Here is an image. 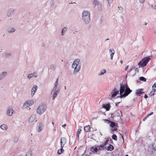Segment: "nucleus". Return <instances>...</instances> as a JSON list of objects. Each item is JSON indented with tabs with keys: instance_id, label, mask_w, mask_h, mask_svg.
Wrapping results in <instances>:
<instances>
[{
	"instance_id": "nucleus-32",
	"label": "nucleus",
	"mask_w": 156,
	"mask_h": 156,
	"mask_svg": "<svg viewBox=\"0 0 156 156\" xmlns=\"http://www.w3.org/2000/svg\"><path fill=\"white\" fill-rule=\"evenodd\" d=\"M18 138L17 136L14 137L13 139V141L15 143H16L18 140Z\"/></svg>"
},
{
	"instance_id": "nucleus-54",
	"label": "nucleus",
	"mask_w": 156,
	"mask_h": 156,
	"mask_svg": "<svg viewBox=\"0 0 156 156\" xmlns=\"http://www.w3.org/2000/svg\"><path fill=\"white\" fill-rule=\"evenodd\" d=\"M156 87V83H154V84L152 86V87Z\"/></svg>"
},
{
	"instance_id": "nucleus-41",
	"label": "nucleus",
	"mask_w": 156,
	"mask_h": 156,
	"mask_svg": "<svg viewBox=\"0 0 156 156\" xmlns=\"http://www.w3.org/2000/svg\"><path fill=\"white\" fill-rule=\"evenodd\" d=\"M33 74V76L34 77H36L37 76V73L36 72H34L33 73H32Z\"/></svg>"
},
{
	"instance_id": "nucleus-58",
	"label": "nucleus",
	"mask_w": 156,
	"mask_h": 156,
	"mask_svg": "<svg viewBox=\"0 0 156 156\" xmlns=\"http://www.w3.org/2000/svg\"><path fill=\"white\" fill-rule=\"evenodd\" d=\"M66 126V124H64V125H62V127H64Z\"/></svg>"
},
{
	"instance_id": "nucleus-33",
	"label": "nucleus",
	"mask_w": 156,
	"mask_h": 156,
	"mask_svg": "<svg viewBox=\"0 0 156 156\" xmlns=\"http://www.w3.org/2000/svg\"><path fill=\"white\" fill-rule=\"evenodd\" d=\"M140 80L141 81H142L144 82H146V79L145 78V77L141 76L139 78Z\"/></svg>"
},
{
	"instance_id": "nucleus-16",
	"label": "nucleus",
	"mask_w": 156,
	"mask_h": 156,
	"mask_svg": "<svg viewBox=\"0 0 156 156\" xmlns=\"http://www.w3.org/2000/svg\"><path fill=\"white\" fill-rule=\"evenodd\" d=\"M94 3L96 5H97L98 8V10H101L102 9V4L101 2L98 1L97 0H94Z\"/></svg>"
},
{
	"instance_id": "nucleus-57",
	"label": "nucleus",
	"mask_w": 156,
	"mask_h": 156,
	"mask_svg": "<svg viewBox=\"0 0 156 156\" xmlns=\"http://www.w3.org/2000/svg\"><path fill=\"white\" fill-rule=\"evenodd\" d=\"M147 119V118H146V117H145L143 119V121H145L146 119Z\"/></svg>"
},
{
	"instance_id": "nucleus-20",
	"label": "nucleus",
	"mask_w": 156,
	"mask_h": 156,
	"mask_svg": "<svg viewBox=\"0 0 156 156\" xmlns=\"http://www.w3.org/2000/svg\"><path fill=\"white\" fill-rule=\"evenodd\" d=\"M36 115H32L29 118L28 121L29 122L31 123L34 122L36 119Z\"/></svg>"
},
{
	"instance_id": "nucleus-19",
	"label": "nucleus",
	"mask_w": 156,
	"mask_h": 156,
	"mask_svg": "<svg viewBox=\"0 0 156 156\" xmlns=\"http://www.w3.org/2000/svg\"><path fill=\"white\" fill-rule=\"evenodd\" d=\"M60 90L59 89H58L56 91L53 92L52 94L51 95V97H52L53 100H54L55 98H56L58 94L59 93Z\"/></svg>"
},
{
	"instance_id": "nucleus-38",
	"label": "nucleus",
	"mask_w": 156,
	"mask_h": 156,
	"mask_svg": "<svg viewBox=\"0 0 156 156\" xmlns=\"http://www.w3.org/2000/svg\"><path fill=\"white\" fill-rule=\"evenodd\" d=\"M154 92H155V91H154L153 90H151V92L149 94V95L150 96L154 95Z\"/></svg>"
},
{
	"instance_id": "nucleus-44",
	"label": "nucleus",
	"mask_w": 156,
	"mask_h": 156,
	"mask_svg": "<svg viewBox=\"0 0 156 156\" xmlns=\"http://www.w3.org/2000/svg\"><path fill=\"white\" fill-rule=\"evenodd\" d=\"M113 0H107L108 3L109 4H110L112 3Z\"/></svg>"
},
{
	"instance_id": "nucleus-26",
	"label": "nucleus",
	"mask_w": 156,
	"mask_h": 156,
	"mask_svg": "<svg viewBox=\"0 0 156 156\" xmlns=\"http://www.w3.org/2000/svg\"><path fill=\"white\" fill-rule=\"evenodd\" d=\"M50 69L51 70L54 71L56 69V65L55 64H52L50 66Z\"/></svg>"
},
{
	"instance_id": "nucleus-23",
	"label": "nucleus",
	"mask_w": 156,
	"mask_h": 156,
	"mask_svg": "<svg viewBox=\"0 0 156 156\" xmlns=\"http://www.w3.org/2000/svg\"><path fill=\"white\" fill-rule=\"evenodd\" d=\"M106 148H105V149H106L108 151H112L114 149V147L110 144H109V145L108 147L106 146Z\"/></svg>"
},
{
	"instance_id": "nucleus-28",
	"label": "nucleus",
	"mask_w": 156,
	"mask_h": 156,
	"mask_svg": "<svg viewBox=\"0 0 156 156\" xmlns=\"http://www.w3.org/2000/svg\"><path fill=\"white\" fill-rule=\"evenodd\" d=\"M106 73V70L105 69H103L101 70L100 72L98 74V76H100L101 75H103L105 73Z\"/></svg>"
},
{
	"instance_id": "nucleus-2",
	"label": "nucleus",
	"mask_w": 156,
	"mask_h": 156,
	"mask_svg": "<svg viewBox=\"0 0 156 156\" xmlns=\"http://www.w3.org/2000/svg\"><path fill=\"white\" fill-rule=\"evenodd\" d=\"M120 94L119 97L121 98H125L132 91L128 87L127 84H120Z\"/></svg>"
},
{
	"instance_id": "nucleus-17",
	"label": "nucleus",
	"mask_w": 156,
	"mask_h": 156,
	"mask_svg": "<svg viewBox=\"0 0 156 156\" xmlns=\"http://www.w3.org/2000/svg\"><path fill=\"white\" fill-rule=\"evenodd\" d=\"M61 147H63L66 143V139L65 137H62L60 139Z\"/></svg>"
},
{
	"instance_id": "nucleus-22",
	"label": "nucleus",
	"mask_w": 156,
	"mask_h": 156,
	"mask_svg": "<svg viewBox=\"0 0 156 156\" xmlns=\"http://www.w3.org/2000/svg\"><path fill=\"white\" fill-rule=\"evenodd\" d=\"M102 107L105 109L106 111H108L110 109V105L109 104H108L106 105L103 104L102 105Z\"/></svg>"
},
{
	"instance_id": "nucleus-30",
	"label": "nucleus",
	"mask_w": 156,
	"mask_h": 156,
	"mask_svg": "<svg viewBox=\"0 0 156 156\" xmlns=\"http://www.w3.org/2000/svg\"><path fill=\"white\" fill-rule=\"evenodd\" d=\"M63 147H61L60 149L58 150V154H60L63 152L64 150L63 149Z\"/></svg>"
},
{
	"instance_id": "nucleus-12",
	"label": "nucleus",
	"mask_w": 156,
	"mask_h": 156,
	"mask_svg": "<svg viewBox=\"0 0 156 156\" xmlns=\"http://www.w3.org/2000/svg\"><path fill=\"white\" fill-rule=\"evenodd\" d=\"M44 127V125L42 123L39 122L37 123L36 126V129L37 132H40L43 129Z\"/></svg>"
},
{
	"instance_id": "nucleus-4",
	"label": "nucleus",
	"mask_w": 156,
	"mask_h": 156,
	"mask_svg": "<svg viewBox=\"0 0 156 156\" xmlns=\"http://www.w3.org/2000/svg\"><path fill=\"white\" fill-rule=\"evenodd\" d=\"M82 19L86 24H89L90 22V13L87 10L83 11L82 13Z\"/></svg>"
},
{
	"instance_id": "nucleus-11",
	"label": "nucleus",
	"mask_w": 156,
	"mask_h": 156,
	"mask_svg": "<svg viewBox=\"0 0 156 156\" xmlns=\"http://www.w3.org/2000/svg\"><path fill=\"white\" fill-rule=\"evenodd\" d=\"M13 112L12 107V106H9L7 108L6 114L9 116H12Z\"/></svg>"
},
{
	"instance_id": "nucleus-62",
	"label": "nucleus",
	"mask_w": 156,
	"mask_h": 156,
	"mask_svg": "<svg viewBox=\"0 0 156 156\" xmlns=\"http://www.w3.org/2000/svg\"><path fill=\"white\" fill-rule=\"evenodd\" d=\"M120 62L121 63V64H122V60H121L120 61Z\"/></svg>"
},
{
	"instance_id": "nucleus-42",
	"label": "nucleus",
	"mask_w": 156,
	"mask_h": 156,
	"mask_svg": "<svg viewBox=\"0 0 156 156\" xmlns=\"http://www.w3.org/2000/svg\"><path fill=\"white\" fill-rule=\"evenodd\" d=\"M119 10L121 11L122 12H123L124 10V9L122 7L118 6Z\"/></svg>"
},
{
	"instance_id": "nucleus-8",
	"label": "nucleus",
	"mask_w": 156,
	"mask_h": 156,
	"mask_svg": "<svg viewBox=\"0 0 156 156\" xmlns=\"http://www.w3.org/2000/svg\"><path fill=\"white\" fill-rule=\"evenodd\" d=\"M138 72V69L135 67H132L129 71V75L133 76L135 75L136 73Z\"/></svg>"
},
{
	"instance_id": "nucleus-52",
	"label": "nucleus",
	"mask_w": 156,
	"mask_h": 156,
	"mask_svg": "<svg viewBox=\"0 0 156 156\" xmlns=\"http://www.w3.org/2000/svg\"><path fill=\"white\" fill-rule=\"evenodd\" d=\"M153 114V112H151L148 115H149V116H150V115H152Z\"/></svg>"
},
{
	"instance_id": "nucleus-51",
	"label": "nucleus",
	"mask_w": 156,
	"mask_h": 156,
	"mask_svg": "<svg viewBox=\"0 0 156 156\" xmlns=\"http://www.w3.org/2000/svg\"><path fill=\"white\" fill-rule=\"evenodd\" d=\"M152 7L154 8V9H156V6L155 5H152Z\"/></svg>"
},
{
	"instance_id": "nucleus-31",
	"label": "nucleus",
	"mask_w": 156,
	"mask_h": 156,
	"mask_svg": "<svg viewBox=\"0 0 156 156\" xmlns=\"http://www.w3.org/2000/svg\"><path fill=\"white\" fill-rule=\"evenodd\" d=\"M81 131V129H79L77 130V137L79 138V134L80 133Z\"/></svg>"
},
{
	"instance_id": "nucleus-5",
	"label": "nucleus",
	"mask_w": 156,
	"mask_h": 156,
	"mask_svg": "<svg viewBox=\"0 0 156 156\" xmlns=\"http://www.w3.org/2000/svg\"><path fill=\"white\" fill-rule=\"evenodd\" d=\"M104 121L105 123L109 124L110 126L112 128V131L114 132L117 130L118 126L115 122L108 119H104Z\"/></svg>"
},
{
	"instance_id": "nucleus-59",
	"label": "nucleus",
	"mask_w": 156,
	"mask_h": 156,
	"mask_svg": "<svg viewBox=\"0 0 156 156\" xmlns=\"http://www.w3.org/2000/svg\"><path fill=\"white\" fill-rule=\"evenodd\" d=\"M133 100L134 101H136L137 100V98H134L133 99Z\"/></svg>"
},
{
	"instance_id": "nucleus-18",
	"label": "nucleus",
	"mask_w": 156,
	"mask_h": 156,
	"mask_svg": "<svg viewBox=\"0 0 156 156\" xmlns=\"http://www.w3.org/2000/svg\"><path fill=\"white\" fill-rule=\"evenodd\" d=\"M143 89H140L136 90V94L138 96H140L141 94L144 93V92L143 91Z\"/></svg>"
},
{
	"instance_id": "nucleus-50",
	"label": "nucleus",
	"mask_w": 156,
	"mask_h": 156,
	"mask_svg": "<svg viewBox=\"0 0 156 156\" xmlns=\"http://www.w3.org/2000/svg\"><path fill=\"white\" fill-rule=\"evenodd\" d=\"M120 102H117L115 103V105L116 106H118V105L119 104V103H120Z\"/></svg>"
},
{
	"instance_id": "nucleus-46",
	"label": "nucleus",
	"mask_w": 156,
	"mask_h": 156,
	"mask_svg": "<svg viewBox=\"0 0 156 156\" xmlns=\"http://www.w3.org/2000/svg\"><path fill=\"white\" fill-rule=\"evenodd\" d=\"M35 93L34 92V91L31 90V97H33V95H34Z\"/></svg>"
},
{
	"instance_id": "nucleus-39",
	"label": "nucleus",
	"mask_w": 156,
	"mask_h": 156,
	"mask_svg": "<svg viewBox=\"0 0 156 156\" xmlns=\"http://www.w3.org/2000/svg\"><path fill=\"white\" fill-rule=\"evenodd\" d=\"M114 52H112V53L110 54V59L112 60L113 59V55H114Z\"/></svg>"
},
{
	"instance_id": "nucleus-13",
	"label": "nucleus",
	"mask_w": 156,
	"mask_h": 156,
	"mask_svg": "<svg viewBox=\"0 0 156 156\" xmlns=\"http://www.w3.org/2000/svg\"><path fill=\"white\" fill-rule=\"evenodd\" d=\"M82 64L81 63H80L79 64L76 65L75 68L74 69L73 73L75 74H76L80 70Z\"/></svg>"
},
{
	"instance_id": "nucleus-36",
	"label": "nucleus",
	"mask_w": 156,
	"mask_h": 156,
	"mask_svg": "<svg viewBox=\"0 0 156 156\" xmlns=\"http://www.w3.org/2000/svg\"><path fill=\"white\" fill-rule=\"evenodd\" d=\"M57 88V87H54L52 90V91H51V95H52V94L53 92H54V91L55 92L56 91Z\"/></svg>"
},
{
	"instance_id": "nucleus-49",
	"label": "nucleus",
	"mask_w": 156,
	"mask_h": 156,
	"mask_svg": "<svg viewBox=\"0 0 156 156\" xmlns=\"http://www.w3.org/2000/svg\"><path fill=\"white\" fill-rule=\"evenodd\" d=\"M152 90H153L154 91L156 92V86L154 87H152Z\"/></svg>"
},
{
	"instance_id": "nucleus-61",
	"label": "nucleus",
	"mask_w": 156,
	"mask_h": 156,
	"mask_svg": "<svg viewBox=\"0 0 156 156\" xmlns=\"http://www.w3.org/2000/svg\"><path fill=\"white\" fill-rule=\"evenodd\" d=\"M149 115H147L146 116H145L147 118L148 117H149Z\"/></svg>"
},
{
	"instance_id": "nucleus-27",
	"label": "nucleus",
	"mask_w": 156,
	"mask_h": 156,
	"mask_svg": "<svg viewBox=\"0 0 156 156\" xmlns=\"http://www.w3.org/2000/svg\"><path fill=\"white\" fill-rule=\"evenodd\" d=\"M84 130L86 132H88L90 130V127L89 125L86 126L84 128Z\"/></svg>"
},
{
	"instance_id": "nucleus-6",
	"label": "nucleus",
	"mask_w": 156,
	"mask_h": 156,
	"mask_svg": "<svg viewBox=\"0 0 156 156\" xmlns=\"http://www.w3.org/2000/svg\"><path fill=\"white\" fill-rule=\"evenodd\" d=\"M47 108L46 105L44 104H41L37 108V112L38 114H41L45 112Z\"/></svg>"
},
{
	"instance_id": "nucleus-40",
	"label": "nucleus",
	"mask_w": 156,
	"mask_h": 156,
	"mask_svg": "<svg viewBox=\"0 0 156 156\" xmlns=\"http://www.w3.org/2000/svg\"><path fill=\"white\" fill-rule=\"evenodd\" d=\"M33 77V74L31 73L30 74H29L27 76V78L28 79H30L32 77Z\"/></svg>"
},
{
	"instance_id": "nucleus-37",
	"label": "nucleus",
	"mask_w": 156,
	"mask_h": 156,
	"mask_svg": "<svg viewBox=\"0 0 156 156\" xmlns=\"http://www.w3.org/2000/svg\"><path fill=\"white\" fill-rule=\"evenodd\" d=\"M58 78H57L54 84V87H57L58 84Z\"/></svg>"
},
{
	"instance_id": "nucleus-7",
	"label": "nucleus",
	"mask_w": 156,
	"mask_h": 156,
	"mask_svg": "<svg viewBox=\"0 0 156 156\" xmlns=\"http://www.w3.org/2000/svg\"><path fill=\"white\" fill-rule=\"evenodd\" d=\"M150 59L151 58L150 57H147L144 58L141 61L138 63V64L139 66V67H140V66L141 67H143L146 66Z\"/></svg>"
},
{
	"instance_id": "nucleus-56",
	"label": "nucleus",
	"mask_w": 156,
	"mask_h": 156,
	"mask_svg": "<svg viewBox=\"0 0 156 156\" xmlns=\"http://www.w3.org/2000/svg\"><path fill=\"white\" fill-rule=\"evenodd\" d=\"M128 67H129V66H126V68H125V70H126L128 68Z\"/></svg>"
},
{
	"instance_id": "nucleus-10",
	"label": "nucleus",
	"mask_w": 156,
	"mask_h": 156,
	"mask_svg": "<svg viewBox=\"0 0 156 156\" xmlns=\"http://www.w3.org/2000/svg\"><path fill=\"white\" fill-rule=\"evenodd\" d=\"M34 103V101L28 100L26 101L23 104V107L25 108H27L28 107L32 105Z\"/></svg>"
},
{
	"instance_id": "nucleus-15",
	"label": "nucleus",
	"mask_w": 156,
	"mask_h": 156,
	"mask_svg": "<svg viewBox=\"0 0 156 156\" xmlns=\"http://www.w3.org/2000/svg\"><path fill=\"white\" fill-rule=\"evenodd\" d=\"M80 60L79 59H76L73 62L72 64V67L73 68L75 69L76 66L78 65L80 62Z\"/></svg>"
},
{
	"instance_id": "nucleus-24",
	"label": "nucleus",
	"mask_w": 156,
	"mask_h": 156,
	"mask_svg": "<svg viewBox=\"0 0 156 156\" xmlns=\"http://www.w3.org/2000/svg\"><path fill=\"white\" fill-rule=\"evenodd\" d=\"M1 128L3 130H6L8 128L7 126L5 124H2L0 126Z\"/></svg>"
},
{
	"instance_id": "nucleus-34",
	"label": "nucleus",
	"mask_w": 156,
	"mask_h": 156,
	"mask_svg": "<svg viewBox=\"0 0 156 156\" xmlns=\"http://www.w3.org/2000/svg\"><path fill=\"white\" fill-rule=\"evenodd\" d=\"M15 31V29L14 28H12L10 30L8 31L7 33L9 34H10L14 32Z\"/></svg>"
},
{
	"instance_id": "nucleus-9",
	"label": "nucleus",
	"mask_w": 156,
	"mask_h": 156,
	"mask_svg": "<svg viewBox=\"0 0 156 156\" xmlns=\"http://www.w3.org/2000/svg\"><path fill=\"white\" fill-rule=\"evenodd\" d=\"M15 9L13 8H9L6 12V15L8 17H11L15 13Z\"/></svg>"
},
{
	"instance_id": "nucleus-25",
	"label": "nucleus",
	"mask_w": 156,
	"mask_h": 156,
	"mask_svg": "<svg viewBox=\"0 0 156 156\" xmlns=\"http://www.w3.org/2000/svg\"><path fill=\"white\" fill-rule=\"evenodd\" d=\"M67 29L66 27H64L62 29L61 36H63L64 34L65 33Z\"/></svg>"
},
{
	"instance_id": "nucleus-63",
	"label": "nucleus",
	"mask_w": 156,
	"mask_h": 156,
	"mask_svg": "<svg viewBox=\"0 0 156 156\" xmlns=\"http://www.w3.org/2000/svg\"><path fill=\"white\" fill-rule=\"evenodd\" d=\"M52 124H53V126L54 125V122H52Z\"/></svg>"
},
{
	"instance_id": "nucleus-43",
	"label": "nucleus",
	"mask_w": 156,
	"mask_h": 156,
	"mask_svg": "<svg viewBox=\"0 0 156 156\" xmlns=\"http://www.w3.org/2000/svg\"><path fill=\"white\" fill-rule=\"evenodd\" d=\"M113 51L114 54L115 51L113 49H110L109 50V52L110 54L112 53L113 52Z\"/></svg>"
},
{
	"instance_id": "nucleus-35",
	"label": "nucleus",
	"mask_w": 156,
	"mask_h": 156,
	"mask_svg": "<svg viewBox=\"0 0 156 156\" xmlns=\"http://www.w3.org/2000/svg\"><path fill=\"white\" fill-rule=\"evenodd\" d=\"M112 138L114 140H117V136L115 134H113L112 136Z\"/></svg>"
},
{
	"instance_id": "nucleus-3",
	"label": "nucleus",
	"mask_w": 156,
	"mask_h": 156,
	"mask_svg": "<svg viewBox=\"0 0 156 156\" xmlns=\"http://www.w3.org/2000/svg\"><path fill=\"white\" fill-rule=\"evenodd\" d=\"M120 115L122 116L121 111L118 110L113 113L111 114V117L112 120L115 122H120L122 121Z\"/></svg>"
},
{
	"instance_id": "nucleus-48",
	"label": "nucleus",
	"mask_w": 156,
	"mask_h": 156,
	"mask_svg": "<svg viewBox=\"0 0 156 156\" xmlns=\"http://www.w3.org/2000/svg\"><path fill=\"white\" fill-rule=\"evenodd\" d=\"M11 55L9 53H7L5 54V56L6 57H9Z\"/></svg>"
},
{
	"instance_id": "nucleus-53",
	"label": "nucleus",
	"mask_w": 156,
	"mask_h": 156,
	"mask_svg": "<svg viewBox=\"0 0 156 156\" xmlns=\"http://www.w3.org/2000/svg\"><path fill=\"white\" fill-rule=\"evenodd\" d=\"M120 136H121V138H122V139L123 140V142H124V138L123 137V136L122 135V134H120Z\"/></svg>"
},
{
	"instance_id": "nucleus-1",
	"label": "nucleus",
	"mask_w": 156,
	"mask_h": 156,
	"mask_svg": "<svg viewBox=\"0 0 156 156\" xmlns=\"http://www.w3.org/2000/svg\"><path fill=\"white\" fill-rule=\"evenodd\" d=\"M108 140H106L101 144L99 145H95L90 148V151L93 154H99L101 151L106 148V146L108 143Z\"/></svg>"
},
{
	"instance_id": "nucleus-45",
	"label": "nucleus",
	"mask_w": 156,
	"mask_h": 156,
	"mask_svg": "<svg viewBox=\"0 0 156 156\" xmlns=\"http://www.w3.org/2000/svg\"><path fill=\"white\" fill-rule=\"evenodd\" d=\"M144 1L145 0H139L141 4H143Z\"/></svg>"
},
{
	"instance_id": "nucleus-47",
	"label": "nucleus",
	"mask_w": 156,
	"mask_h": 156,
	"mask_svg": "<svg viewBox=\"0 0 156 156\" xmlns=\"http://www.w3.org/2000/svg\"><path fill=\"white\" fill-rule=\"evenodd\" d=\"M31 154L30 153H27V154L26 155V156H31Z\"/></svg>"
},
{
	"instance_id": "nucleus-21",
	"label": "nucleus",
	"mask_w": 156,
	"mask_h": 156,
	"mask_svg": "<svg viewBox=\"0 0 156 156\" xmlns=\"http://www.w3.org/2000/svg\"><path fill=\"white\" fill-rule=\"evenodd\" d=\"M7 74V73L5 72H3L0 73V80H3Z\"/></svg>"
},
{
	"instance_id": "nucleus-60",
	"label": "nucleus",
	"mask_w": 156,
	"mask_h": 156,
	"mask_svg": "<svg viewBox=\"0 0 156 156\" xmlns=\"http://www.w3.org/2000/svg\"><path fill=\"white\" fill-rule=\"evenodd\" d=\"M114 156H119V154H115Z\"/></svg>"
},
{
	"instance_id": "nucleus-55",
	"label": "nucleus",
	"mask_w": 156,
	"mask_h": 156,
	"mask_svg": "<svg viewBox=\"0 0 156 156\" xmlns=\"http://www.w3.org/2000/svg\"><path fill=\"white\" fill-rule=\"evenodd\" d=\"M144 97L145 98H147L148 96L147 95L145 94V95H144Z\"/></svg>"
},
{
	"instance_id": "nucleus-14",
	"label": "nucleus",
	"mask_w": 156,
	"mask_h": 156,
	"mask_svg": "<svg viewBox=\"0 0 156 156\" xmlns=\"http://www.w3.org/2000/svg\"><path fill=\"white\" fill-rule=\"evenodd\" d=\"M119 90H117L116 88H114L111 93L112 98L115 97L118 94H119Z\"/></svg>"
},
{
	"instance_id": "nucleus-29",
	"label": "nucleus",
	"mask_w": 156,
	"mask_h": 156,
	"mask_svg": "<svg viewBox=\"0 0 156 156\" xmlns=\"http://www.w3.org/2000/svg\"><path fill=\"white\" fill-rule=\"evenodd\" d=\"M37 88V86L36 85H34L32 88L31 91L34 92V93L36 92V90Z\"/></svg>"
},
{
	"instance_id": "nucleus-64",
	"label": "nucleus",
	"mask_w": 156,
	"mask_h": 156,
	"mask_svg": "<svg viewBox=\"0 0 156 156\" xmlns=\"http://www.w3.org/2000/svg\"><path fill=\"white\" fill-rule=\"evenodd\" d=\"M64 89L65 90L66 89V86H65L64 87Z\"/></svg>"
}]
</instances>
